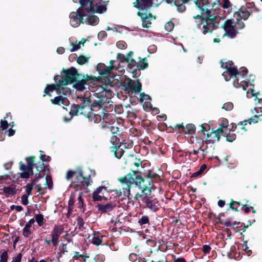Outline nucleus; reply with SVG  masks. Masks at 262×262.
Segmentation results:
<instances>
[{
	"label": "nucleus",
	"mask_w": 262,
	"mask_h": 262,
	"mask_svg": "<svg viewBox=\"0 0 262 262\" xmlns=\"http://www.w3.org/2000/svg\"><path fill=\"white\" fill-rule=\"evenodd\" d=\"M194 4L201 11V15L193 16L196 27L201 30L203 34H211L218 27L217 17L211 14L210 9L213 8L215 3L211 0H195Z\"/></svg>",
	"instance_id": "obj_1"
},
{
	"label": "nucleus",
	"mask_w": 262,
	"mask_h": 262,
	"mask_svg": "<svg viewBox=\"0 0 262 262\" xmlns=\"http://www.w3.org/2000/svg\"><path fill=\"white\" fill-rule=\"evenodd\" d=\"M132 173H129L125 175L124 177L118 178V180L121 184H126V187L123 188V191L122 192L121 190H112L111 191L112 195L114 196V198L116 199V201L119 202L125 199L126 197H129L130 192L131 185L134 184L136 186V182L138 177L141 178L143 181H141V185L146 184L145 182L152 181L151 184V190L152 188V186L154 182H159L161 180L160 176L157 173L154 172L152 170L149 169L148 170L147 173L144 176V178L138 174L139 171L138 170H132Z\"/></svg>",
	"instance_id": "obj_2"
},
{
	"label": "nucleus",
	"mask_w": 262,
	"mask_h": 262,
	"mask_svg": "<svg viewBox=\"0 0 262 262\" xmlns=\"http://www.w3.org/2000/svg\"><path fill=\"white\" fill-rule=\"evenodd\" d=\"M35 157L34 156H30L26 158L27 165H25L22 161L19 163V169L23 172L20 173V177L22 179H28L31 174H33V169L35 167L37 170V173L35 174V178L32 180L31 184L35 185L38 182L41 178H42L45 174L41 175V172H49V164L42 163V162H37L35 163Z\"/></svg>",
	"instance_id": "obj_3"
},
{
	"label": "nucleus",
	"mask_w": 262,
	"mask_h": 262,
	"mask_svg": "<svg viewBox=\"0 0 262 262\" xmlns=\"http://www.w3.org/2000/svg\"><path fill=\"white\" fill-rule=\"evenodd\" d=\"M136 182V186L141 190V193L137 192L135 199L136 200L139 199L144 204V207L153 212H156L159 210V202L157 198L150 196L151 194V184L152 181L145 182L146 184L141 185V181H143L141 178L138 177Z\"/></svg>",
	"instance_id": "obj_4"
},
{
	"label": "nucleus",
	"mask_w": 262,
	"mask_h": 262,
	"mask_svg": "<svg viewBox=\"0 0 262 262\" xmlns=\"http://www.w3.org/2000/svg\"><path fill=\"white\" fill-rule=\"evenodd\" d=\"M76 176L74 180L72 182V185L76 189V190L84 189L85 187L91 185L93 183L91 176L84 177L82 169L81 167H78L76 170H69L66 173V179L70 180L72 178Z\"/></svg>",
	"instance_id": "obj_5"
},
{
	"label": "nucleus",
	"mask_w": 262,
	"mask_h": 262,
	"mask_svg": "<svg viewBox=\"0 0 262 262\" xmlns=\"http://www.w3.org/2000/svg\"><path fill=\"white\" fill-rule=\"evenodd\" d=\"M80 76L77 69L72 67L67 69L63 68L60 75H55L54 80L58 81L62 87L67 88V85L73 84L77 79H80Z\"/></svg>",
	"instance_id": "obj_6"
},
{
	"label": "nucleus",
	"mask_w": 262,
	"mask_h": 262,
	"mask_svg": "<svg viewBox=\"0 0 262 262\" xmlns=\"http://www.w3.org/2000/svg\"><path fill=\"white\" fill-rule=\"evenodd\" d=\"M54 84H47L43 91V97L47 95L51 96V93L55 91L57 94L62 95L64 96H69L71 94V91L70 88H63L61 84L57 81H55Z\"/></svg>",
	"instance_id": "obj_7"
},
{
	"label": "nucleus",
	"mask_w": 262,
	"mask_h": 262,
	"mask_svg": "<svg viewBox=\"0 0 262 262\" xmlns=\"http://www.w3.org/2000/svg\"><path fill=\"white\" fill-rule=\"evenodd\" d=\"M96 68L100 75V76L97 77L100 78V79L96 81H102L105 83L111 84L112 81L108 77L112 72L113 67L106 66L104 63H99Z\"/></svg>",
	"instance_id": "obj_8"
},
{
	"label": "nucleus",
	"mask_w": 262,
	"mask_h": 262,
	"mask_svg": "<svg viewBox=\"0 0 262 262\" xmlns=\"http://www.w3.org/2000/svg\"><path fill=\"white\" fill-rule=\"evenodd\" d=\"M221 67L226 71L222 74L224 76L226 81L229 80L231 78L237 79L238 70L236 66L234 65L232 61L224 62L221 61Z\"/></svg>",
	"instance_id": "obj_9"
},
{
	"label": "nucleus",
	"mask_w": 262,
	"mask_h": 262,
	"mask_svg": "<svg viewBox=\"0 0 262 262\" xmlns=\"http://www.w3.org/2000/svg\"><path fill=\"white\" fill-rule=\"evenodd\" d=\"M222 28L225 32L223 36H227L230 38H234L239 33L232 19L225 20L222 25Z\"/></svg>",
	"instance_id": "obj_10"
},
{
	"label": "nucleus",
	"mask_w": 262,
	"mask_h": 262,
	"mask_svg": "<svg viewBox=\"0 0 262 262\" xmlns=\"http://www.w3.org/2000/svg\"><path fill=\"white\" fill-rule=\"evenodd\" d=\"M162 0H136L133 3V6L137 8L138 11H148L153 4H160Z\"/></svg>",
	"instance_id": "obj_11"
},
{
	"label": "nucleus",
	"mask_w": 262,
	"mask_h": 262,
	"mask_svg": "<svg viewBox=\"0 0 262 262\" xmlns=\"http://www.w3.org/2000/svg\"><path fill=\"white\" fill-rule=\"evenodd\" d=\"M100 78H96L95 76L88 75H83L80 79H77L73 84V87L77 90L82 91L86 89L85 85L89 84L88 82L94 81L99 80Z\"/></svg>",
	"instance_id": "obj_12"
},
{
	"label": "nucleus",
	"mask_w": 262,
	"mask_h": 262,
	"mask_svg": "<svg viewBox=\"0 0 262 262\" xmlns=\"http://www.w3.org/2000/svg\"><path fill=\"white\" fill-rule=\"evenodd\" d=\"M86 13L84 12L79 11L77 9L76 12H71L69 15L70 25L73 27H77L80 24H84V17Z\"/></svg>",
	"instance_id": "obj_13"
},
{
	"label": "nucleus",
	"mask_w": 262,
	"mask_h": 262,
	"mask_svg": "<svg viewBox=\"0 0 262 262\" xmlns=\"http://www.w3.org/2000/svg\"><path fill=\"white\" fill-rule=\"evenodd\" d=\"M248 73V70L245 67H242L238 71V75L236 79H234L233 82V84L236 88H242L243 90H246L248 86H249V81L245 80H242L239 82V76L242 77V79H244Z\"/></svg>",
	"instance_id": "obj_14"
},
{
	"label": "nucleus",
	"mask_w": 262,
	"mask_h": 262,
	"mask_svg": "<svg viewBox=\"0 0 262 262\" xmlns=\"http://www.w3.org/2000/svg\"><path fill=\"white\" fill-rule=\"evenodd\" d=\"M91 109L94 107L103 108L107 98L102 94L95 93L93 96L90 97Z\"/></svg>",
	"instance_id": "obj_15"
},
{
	"label": "nucleus",
	"mask_w": 262,
	"mask_h": 262,
	"mask_svg": "<svg viewBox=\"0 0 262 262\" xmlns=\"http://www.w3.org/2000/svg\"><path fill=\"white\" fill-rule=\"evenodd\" d=\"M173 129L177 130L181 134L192 135L195 133V126L192 123H188L184 126L183 123L177 124L173 128Z\"/></svg>",
	"instance_id": "obj_16"
},
{
	"label": "nucleus",
	"mask_w": 262,
	"mask_h": 262,
	"mask_svg": "<svg viewBox=\"0 0 262 262\" xmlns=\"http://www.w3.org/2000/svg\"><path fill=\"white\" fill-rule=\"evenodd\" d=\"M137 15L141 19L142 25L143 28H148L150 27L151 20L152 19H156V17L153 16L149 11L142 12L138 11Z\"/></svg>",
	"instance_id": "obj_17"
},
{
	"label": "nucleus",
	"mask_w": 262,
	"mask_h": 262,
	"mask_svg": "<svg viewBox=\"0 0 262 262\" xmlns=\"http://www.w3.org/2000/svg\"><path fill=\"white\" fill-rule=\"evenodd\" d=\"M78 99L80 101L78 105L81 108V114L86 116L88 112L93 111V109H91L90 97H78Z\"/></svg>",
	"instance_id": "obj_18"
},
{
	"label": "nucleus",
	"mask_w": 262,
	"mask_h": 262,
	"mask_svg": "<svg viewBox=\"0 0 262 262\" xmlns=\"http://www.w3.org/2000/svg\"><path fill=\"white\" fill-rule=\"evenodd\" d=\"M124 87L125 90H130L134 93H140L142 90V84L138 80L129 79Z\"/></svg>",
	"instance_id": "obj_19"
},
{
	"label": "nucleus",
	"mask_w": 262,
	"mask_h": 262,
	"mask_svg": "<svg viewBox=\"0 0 262 262\" xmlns=\"http://www.w3.org/2000/svg\"><path fill=\"white\" fill-rule=\"evenodd\" d=\"M221 134L220 129H217L215 130L212 129L210 132L206 134V143H213L216 141H219Z\"/></svg>",
	"instance_id": "obj_20"
},
{
	"label": "nucleus",
	"mask_w": 262,
	"mask_h": 262,
	"mask_svg": "<svg viewBox=\"0 0 262 262\" xmlns=\"http://www.w3.org/2000/svg\"><path fill=\"white\" fill-rule=\"evenodd\" d=\"M252 224V223L250 222L249 225H246L244 223L235 221L232 223V229L234 230L236 232L239 233L244 237V235H243V233L246 231L249 226H251Z\"/></svg>",
	"instance_id": "obj_21"
},
{
	"label": "nucleus",
	"mask_w": 262,
	"mask_h": 262,
	"mask_svg": "<svg viewBox=\"0 0 262 262\" xmlns=\"http://www.w3.org/2000/svg\"><path fill=\"white\" fill-rule=\"evenodd\" d=\"M250 12L246 10L244 7L240 8L238 11L234 13L233 16L234 18H239L241 19L246 20L250 16Z\"/></svg>",
	"instance_id": "obj_22"
},
{
	"label": "nucleus",
	"mask_w": 262,
	"mask_h": 262,
	"mask_svg": "<svg viewBox=\"0 0 262 262\" xmlns=\"http://www.w3.org/2000/svg\"><path fill=\"white\" fill-rule=\"evenodd\" d=\"M116 206V204L113 203L98 204L96 206L98 210L101 213H105L111 211Z\"/></svg>",
	"instance_id": "obj_23"
},
{
	"label": "nucleus",
	"mask_w": 262,
	"mask_h": 262,
	"mask_svg": "<svg viewBox=\"0 0 262 262\" xmlns=\"http://www.w3.org/2000/svg\"><path fill=\"white\" fill-rule=\"evenodd\" d=\"M92 0H79L80 7L78 9L79 11L84 12L85 13H90V10H92L91 7Z\"/></svg>",
	"instance_id": "obj_24"
},
{
	"label": "nucleus",
	"mask_w": 262,
	"mask_h": 262,
	"mask_svg": "<svg viewBox=\"0 0 262 262\" xmlns=\"http://www.w3.org/2000/svg\"><path fill=\"white\" fill-rule=\"evenodd\" d=\"M67 96H62L59 95L58 96L54 97V99L51 100V102L53 104L59 105L60 103L67 106L69 104L70 102L67 98Z\"/></svg>",
	"instance_id": "obj_25"
},
{
	"label": "nucleus",
	"mask_w": 262,
	"mask_h": 262,
	"mask_svg": "<svg viewBox=\"0 0 262 262\" xmlns=\"http://www.w3.org/2000/svg\"><path fill=\"white\" fill-rule=\"evenodd\" d=\"M86 18L84 19V23L91 26H96L99 23V18L96 15L86 13Z\"/></svg>",
	"instance_id": "obj_26"
},
{
	"label": "nucleus",
	"mask_w": 262,
	"mask_h": 262,
	"mask_svg": "<svg viewBox=\"0 0 262 262\" xmlns=\"http://www.w3.org/2000/svg\"><path fill=\"white\" fill-rule=\"evenodd\" d=\"M128 62V68L133 74V77L137 75V72L139 71V64L133 59H130Z\"/></svg>",
	"instance_id": "obj_27"
},
{
	"label": "nucleus",
	"mask_w": 262,
	"mask_h": 262,
	"mask_svg": "<svg viewBox=\"0 0 262 262\" xmlns=\"http://www.w3.org/2000/svg\"><path fill=\"white\" fill-rule=\"evenodd\" d=\"M259 117L260 116L259 115H256L247 120L241 122V125H243L241 127V129L244 130V132H245L247 129L245 128V126L247 125L248 123L251 124L252 123H256L258 122L259 121H261V120L259 119Z\"/></svg>",
	"instance_id": "obj_28"
},
{
	"label": "nucleus",
	"mask_w": 262,
	"mask_h": 262,
	"mask_svg": "<svg viewBox=\"0 0 262 262\" xmlns=\"http://www.w3.org/2000/svg\"><path fill=\"white\" fill-rule=\"evenodd\" d=\"M35 222L34 219H30L29 222L25 225L23 229V234L25 237H29L31 234L32 232L30 230V228L32 224Z\"/></svg>",
	"instance_id": "obj_29"
},
{
	"label": "nucleus",
	"mask_w": 262,
	"mask_h": 262,
	"mask_svg": "<svg viewBox=\"0 0 262 262\" xmlns=\"http://www.w3.org/2000/svg\"><path fill=\"white\" fill-rule=\"evenodd\" d=\"M3 193L5 194L6 197H11L15 195L16 193V189L15 187L12 186H9L4 187L3 189Z\"/></svg>",
	"instance_id": "obj_30"
},
{
	"label": "nucleus",
	"mask_w": 262,
	"mask_h": 262,
	"mask_svg": "<svg viewBox=\"0 0 262 262\" xmlns=\"http://www.w3.org/2000/svg\"><path fill=\"white\" fill-rule=\"evenodd\" d=\"M127 161L129 162L130 165H135L136 167H139L141 165V161L140 159H137L133 155H129L127 157V160L125 162V164H127Z\"/></svg>",
	"instance_id": "obj_31"
},
{
	"label": "nucleus",
	"mask_w": 262,
	"mask_h": 262,
	"mask_svg": "<svg viewBox=\"0 0 262 262\" xmlns=\"http://www.w3.org/2000/svg\"><path fill=\"white\" fill-rule=\"evenodd\" d=\"M63 229L61 225H55L51 233V237L59 238L62 233Z\"/></svg>",
	"instance_id": "obj_32"
},
{
	"label": "nucleus",
	"mask_w": 262,
	"mask_h": 262,
	"mask_svg": "<svg viewBox=\"0 0 262 262\" xmlns=\"http://www.w3.org/2000/svg\"><path fill=\"white\" fill-rule=\"evenodd\" d=\"M250 86H251L252 88H250L248 90L247 92V95L248 97H255V100L256 101L257 100L258 102H262V98H258L257 97V95H259V93H255L253 90L254 85L250 84Z\"/></svg>",
	"instance_id": "obj_33"
},
{
	"label": "nucleus",
	"mask_w": 262,
	"mask_h": 262,
	"mask_svg": "<svg viewBox=\"0 0 262 262\" xmlns=\"http://www.w3.org/2000/svg\"><path fill=\"white\" fill-rule=\"evenodd\" d=\"M94 111V109H93V111H90V112H88L85 116H86L89 118H91L93 116V119L94 122L96 123H99L101 121L102 118V115L100 114H94L93 113Z\"/></svg>",
	"instance_id": "obj_34"
},
{
	"label": "nucleus",
	"mask_w": 262,
	"mask_h": 262,
	"mask_svg": "<svg viewBox=\"0 0 262 262\" xmlns=\"http://www.w3.org/2000/svg\"><path fill=\"white\" fill-rule=\"evenodd\" d=\"M246 10L250 12V14L253 12H257L259 11V9L255 7V4L253 2L248 3L246 4L245 6H243Z\"/></svg>",
	"instance_id": "obj_35"
},
{
	"label": "nucleus",
	"mask_w": 262,
	"mask_h": 262,
	"mask_svg": "<svg viewBox=\"0 0 262 262\" xmlns=\"http://www.w3.org/2000/svg\"><path fill=\"white\" fill-rule=\"evenodd\" d=\"M120 146L118 145L116 146L112 147L113 149L112 151L114 152L115 157L118 159H120L125 152L124 150L123 149H120Z\"/></svg>",
	"instance_id": "obj_36"
},
{
	"label": "nucleus",
	"mask_w": 262,
	"mask_h": 262,
	"mask_svg": "<svg viewBox=\"0 0 262 262\" xmlns=\"http://www.w3.org/2000/svg\"><path fill=\"white\" fill-rule=\"evenodd\" d=\"M242 204L240 202L235 201L232 199L229 204V208L236 212H238L241 209L238 207L240 205L242 206Z\"/></svg>",
	"instance_id": "obj_37"
},
{
	"label": "nucleus",
	"mask_w": 262,
	"mask_h": 262,
	"mask_svg": "<svg viewBox=\"0 0 262 262\" xmlns=\"http://www.w3.org/2000/svg\"><path fill=\"white\" fill-rule=\"evenodd\" d=\"M224 137H226V141L229 142H232L235 140L236 136L233 132H227V131L224 132L222 133Z\"/></svg>",
	"instance_id": "obj_38"
},
{
	"label": "nucleus",
	"mask_w": 262,
	"mask_h": 262,
	"mask_svg": "<svg viewBox=\"0 0 262 262\" xmlns=\"http://www.w3.org/2000/svg\"><path fill=\"white\" fill-rule=\"evenodd\" d=\"M223 3L222 7L227 10L228 14L230 13L233 10V5L231 4L229 0H223Z\"/></svg>",
	"instance_id": "obj_39"
},
{
	"label": "nucleus",
	"mask_w": 262,
	"mask_h": 262,
	"mask_svg": "<svg viewBox=\"0 0 262 262\" xmlns=\"http://www.w3.org/2000/svg\"><path fill=\"white\" fill-rule=\"evenodd\" d=\"M228 126V121L226 118H223L222 120L220 126L217 129H220L221 133H224L225 131H227V127Z\"/></svg>",
	"instance_id": "obj_40"
},
{
	"label": "nucleus",
	"mask_w": 262,
	"mask_h": 262,
	"mask_svg": "<svg viewBox=\"0 0 262 262\" xmlns=\"http://www.w3.org/2000/svg\"><path fill=\"white\" fill-rule=\"evenodd\" d=\"M100 4H101L100 0H92L91 7H92V10H90V13L94 14V10H96Z\"/></svg>",
	"instance_id": "obj_41"
},
{
	"label": "nucleus",
	"mask_w": 262,
	"mask_h": 262,
	"mask_svg": "<svg viewBox=\"0 0 262 262\" xmlns=\"http://www.w3.org/2000/svg\"><path fill=\"white\" fill-rule=\"evenodd\" d=\"M206 168H207V166L206 164H204L202 165L200 167L199 169L197 171L194 172L192 174L191 177H197L201 176L203 173L204 171L206 169Z\"/></svg>",
	"instance_id": "obj_42"
},
{
	"label": "nucleus",
	"mask_w": 262,
	"mask_h": 262,
	"mask_svg": "<svg viewBox=\"0 0 262 262\" xmlns=\"http://www.w3.org/2000/svg\"><path fill=\"white\" fill-rule=\"evenodd\" d=\"M236 21L234 22V24L236 25L237 30L243 29L245 28V24L242 20L241 18H235Z\"/></svg>",
	"instance_id": "obj_43"
},
{
	"label": "nucleus",
	"mask_w": 262,
	"mask_h": 262,
	"mask_svg": "<svg viewBox=\"0 0 262 262\" xmlns=\"http://www.w3.org/2000/svg\"><path fill=\"white\" fill-rule=\"evenodd\" d=\"M46 180V188L50 189H52L53 187V181L51 176L50 175L47 174Z\"/></svg>",
	"instance_id": "obj_44"
},
{
	"label": "nucleus",
	"mask_w": 262,
	"mask_h": 262,
	"mask_svg": "<svg viewBox=\"0 0 262 262\" xmlns=\"http://www.w3.org/2000/svg\"><path fill=\"white\" fill-rule=\"evenodd\" d=\"M89 59V57H86L84 55H80L77 57L76 61L79 64L82 65L87 63L88 62Z\"/></svg>",
	"instance_id": "obj_45"
},
{
	"label": "nucleus",
	"mask_w": 262,
	"mask_h": 262,
	"mask_svg": "<svg viewBox=\"0 0 262 262\" xmlns=\"http://www.w3.org/2000/svg\"><path fill=\"white\" fill-rule=\"evenodd\" d=\"M107 10V6L106 5H102L100 4L99 6L97 7V8L96 9V10H94L95 13H103L105 12Z\"/></svg>",
	"instance_id": "obj_46"
},
{
	"label": "nucleus",
	"mask_w": 262,
	"mask_h": 262,
	"mask_svg": "<svg viewBox=\"0 0 262 262\" xmlns=\"http://www.w3.org/2000/svg\"><path fill=\"white\" fill-rule=\"evenodd\" d=\"M79 112H81V108L78 104H74L71 110L70 114L73 116H77Z\"/></svg>",
	"instance_id": "obj_47"
},
{
	"label": "nucleus",
	"mask_w": 262,
	"mask_h": 262,
	"mask_svg": "<svg viewBox=\"0 0 262 262\" xmlns=\"http://www.w3.org/2000/svg\"><path fill=\"white\" fill-rule=\"evenodd\" d=\"M138 223L140 225L142 226L144 224H149V217L147 215H143L141 218L139 219Z\"/></svg>",
	"instance_id": "obj_48"
},
{
	"label": "nucleus",
	"mask_w": 262,
	"mask_h": 262,
	"mask_svg": "<svg viewBox=\"0 0 262 262\" xmlns=\"http://www.w3.org/2000/svg\"><path fill=\"white\" fill-rule=\"evenodd\" d=\"M35 221L39 226H42L43 224V216L41 214L35 215Z\"/></svg>",
	"instance_id": "obj_49"
},
{
	"label": "nucleus",
	"mask_w": 262,
	"mask_h": 262,
	"mask_svg": "<svg viewBox=\"0 0 262 262\" xmlns=\"http://www.w3.org/2000/svg\"><path fill=\"white\" fill-rule=\"evenodd\" d=\"M151 100V98L149 95L146 94L144 93H140L139 101L141 103L143 102L144 101H150Z\"/></svg>",
	"instance_id": "obj_50"
},
{
	"label": "nucleus",
	"mask_w": 262,
	"mask_h": 262,
	"mask_svg": "<svg viewBox=\"0 0 262 262\" xmlns=\"http://www.w3.org/2000/svg\"><path fill=\"white\" fill-rule=\"evenodd\" d=\"M42 152L43 151L42 150H40V154L39 158L41 161H39V162H42V163H43V162H49L51 160V158L49 156L42 154Z\"/></svg>",
	"instance_id": "obj_51"
},
{
	"label": "nucleus",
	"mask_w": 262,
	"mask_h": 262,
	"mask_svg": "<svg viewBox=\"0 0 262 262\" xmlns=\"http://www.w3.org/2000/svg\"><path fill=\"white\" fill-rule=\"evenodd\" d=\"M77 222L78 229L80 230H83V226L84 224V222L83 218L81 216H79L77 219Z\"/></svg>",
	"instance_id": "obj_52"
},
{
	"label": "nucleus",
	"mask_w": 262,
	"mask_h": 262,
	"mask_svg": "<svg viewBox=\"0 0 262 262\" xmlns=\"http://www.w3.org/2000/svg\"><path fill=\"white\" fill-rule=\"evenodd\" d=\"M92 198L93 200V201L96 202V201H101L102 200V199H104V200H107V199L105 198V196H101L99 194H97V193H93L92 194Z\"/></svg>",
	"instance_id": "obj_53"
},
{
	"label": "nucleus",
	"mask_w": 262,
	"mask_h": 262,
	"mask_svg": "<svg viewBox=\"0 0 262 262\" xmlns=\"http://www.w3.org/2000/svg\"><path fill=\"white\" fill-rule=\"evenodd\" d=\"M102 236H94L92 239V243L95 245L99 246L102 243Z\"/></svg>",
	"instance_id": "obj_54"
},
{
	"label": "nucleus",
	"mask_w": 262,
	"mask_h": 262,
	"mask_svg": "<svg viewBox=\"0 0 262 262\" xmlns=\"http://www.w3.org/2000/svg\"><path fill=\"white\" fill-rule=\"evenodd\" d=\"M148 64L147 62V59L146 57L142 59V62L139 64V71L141 70L146 69L148 68Z\"/></svg>",
	"instance_id": "obj_55"
},
{
	"label": "nucleus",
	"mask_w": 262,
	"mask_h": 262,
	"mask_svg": "<svg viewBox=\"0 0 262 262\" xmlns=\"http://www.w3.org/2000/svg\"><path fill=\"white\" fill-rule=\"evenodd\" d=\"M111 142L113 143V146H116L117 145L120 146V139L117 136V135H114L112 137Z\"/></svg>",
	"instance_id": "obj_56"
},
{
	"label": "nucleus",
	"mask_w": 262,
	"mask_h": 262,
	"mask_svg": "<svg viewBox=\"0 0 262 262\" xmlns=\"http://www.w3.org/2000/svg\"><path fill=\"white\" fill-rule=\"evenodd\" d=\"M222 108L227 111H230L233 108V104L231 102H228L224 103Z\"/></svg>",
	"instance_id": "obj_57"
},
{
	"label": "nucleus",
	"mask_w": 262,
	"mask_h": 262,
	"mask_svg": "<svg viewBox=\"0 0 262 262\" xmlns=\"http://www.w3.org/2000/svg\"><path fill=\"white\" fill-rule=\"evenodd\" d=\"M249 201L247 200L245 204H242V206L241 209H243L245 213H248L250 212L251 209V206L248 204Z\"/></svg>",
	"instance_id": "obj_58"
},
{
	"label": "nucleus",
	"mask_w": 262,
	"mask_h": 262,
	"mask_svg": "<svg viewBox=\"0 0 262 262\" xmlns=\"http://www.w3.org/2000/svg\"><path fill=\"white\" fill-rule=\"evenodd\" d=\"M8 258L7 250L4 251L1 254L0 262H7Z\"/></svg>",
	"instance_id": "obj_59"
},
{
	"label": "nucleus",
	"mask_w": 262,
	"mask_h": 262,
	"mask_svg": "<svg viewBox=\"0 0 262 262\" xmlns=\"http://www.w3.org/2000/svg\"><path fill=\"white\" fill-rule=\"evenodd\" d=\"M96 262H103L105 260V257L102 254H97L94 257Z\"/></svg>",
	"instance_id": "obj_60"
},
{
	"label": "nucleus",
	"mask_w": 262,
	"mask_h": 262,
	"mask_svg": "<svg viewBox=\"0 0 262 262\" xmlns=\"http://www.w3.org/2000/svg\"><path fill=\"white\" fill-rule=\"evenodd\" d=\"M116 46L120 49H125L127 47L126 42L124 41H119L116 43Z\"/></svg>",
	"instance_id": "obj_61"
},
{
	"label": "nucleus",
	"mask_w": 262,
	"mask_h": 262,
	"mask_svg": "<svg viewBox=\"0 0 262 262\" xmlns=\"http://www.w3.org/2000/svg\"><path fill=\"white\" fill-rule=\"evenodd\" d=\"M243 125H241V122L237 125L234 123H231L230 125V128H229V132H234L237 129V127H239L240 128Z\"/></svg>",
	"instance_id": "obj_62"
},
{
	"label": "nucleus",
	"mask_w": 262,
	"mask_h": 262,
	"mask_svg": "<svg viewBox=\"0 0 262 262\" xmlns=\"http://www.w3.org/2000/svg\"><path fill=\"white\" fill-rule=\"evenodd\" d=\"M33 184L28 183L26 186V191L28 195H31V192L33 188Z\"/></svg>",
	"instance_id": "obj_63"
},
{
	"label": "nucleus",
	"mask_w": 262,
	"mask_h": 262,
	"mask_svg": "<svg viewBox=\"0 0 262 262\" xmlns=\"http://www.w3.org/2000/svg\"><path fill=\"white\" fill-rule=\"evenodd\" d=\"M9 126V123L6 120H1V127L2 128V130L6 129Z\"/></svg>",
	"instance_id": "obj_64"
}]
</instances>
